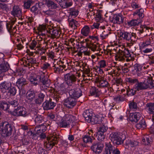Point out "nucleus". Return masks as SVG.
Masks as SVG:
<instances>
[{"label":"nucleus","mask_w":154,"mask_h":154,"mask_svg":"<svg viewBox=\"0 0 154 154\" xmlns=\"http://www.w3.org/2000/svg\"><path fill=\"white\" fill-rule=\"evenodd\" d=\"M28 84L26 79L23 76L18 79L16 82V85L18 88H24L25 85Z\"/></svg>","instance_id":"5701e85b"},{"label":"nucleus","mask_w":154,"mask_h":154,"mask_svg":"<svg viewBox=\"0 0 154 154\" xmlns=\"http://www.w3.org/2000/svg\"><path fill=\"white\" fill-rule=\"evenodd\" d=\"M70 97L75 100L82 95V91L79 88L71 89L69 91Z\"/></svg>","instance_id":"4468645a"},{"label":"nucleus","mask_w":154,"mask_h":154,"mask_svg":"<svg viewBox=\"0 0 154 154\" xmlns=\"http://www.w3.org/2000/svg\"><path fill=\"white\" fill-rule=\"evenodd\" d=\"M112 21L114 23L121 24L123 23L124 21V18L122 14L114 15Z\"/></svg>","instance_id":"c756f323"},{"label":"nucleus","mask_w":154,"mask_h":154,"mask_svg":"<svg viewBox=\"0 0 154 154\" xmlns=\"http://www.w3.org/2000/svg\"><path fill=\"white\" fill-rule=\"evenodd\" d=\"M100 28L102 29L100 30V36L102 39H103L107 37L110 32L108 29L105 28V26H101Z\"/></svg>","instance_id":"a878e982"},{"label":"nucleus","mask_w":154,"mask_h":154,"mask_svg":"<svg viewBox=\"0 0 154 154\" xmlns=\"http://www.w3.org/2000/svg\"><path fill=\"white\" fill-rule=\"evenodd\" d=\"M90 32V28L88 26H84L81 30V34L85 36H88Z\"/></svg>","instance_id":"e433bc0d"},{"label":"nucleus","mask_w":154,"mask_h":154,"mask_svg":"<svg viewBox=\"0 0 154 154\" xmlns=\"http://www.w3.org/2000/svg\"><path fill=\"white\" fill-rule=\"evenodd\" d=\"M45 96V94L44 93L41 92L38 94L37 97L39 99L42 100L43 101Z\"/></svg>","instance_id":"69168bd1"},{"label":"nucleus","mask_w":154,"mask_h":154,"mask_svg":"<svg viewBox=\"0 0 154 154\" xmlns=\"http://www.w3.org/2000/svg\"><path fill=\"white\" fill-rule=\"evenodd\" d=\"M147 88H148L147 87H143L142 89L139 90H137L136 89L134 88V87H133V88L131 89H130V88H129L127 90V94L128 96H132L136 94L137 91L145 90L147 89Z\"/></svg>","instance_id":"7c9ffc66"},{"label":"nucleus","mask_w":154,"mask_h":154,"mask_svg":"<svg viewBox=\"0 0 154 154\" xmlns=\"http://www.w3.org/2000/svg\"><path fill=\"white\" fill-rule=\"evenodd\" d=\"M114 50L117 51L115 56L116 59L117 60L123 61L125 60V58L131 57L129 50L125 48H121V49L117 48L116 49H114Z\"/></svg>","instance_id":"7ed1b4c3"},{"label":"nucleus","mask_w":154,"mask_h":154,"mask_svg":"<svg viewBox=\"0 0 154 154\" xmlns=\"http://www.w3.org/2000/svg\"><path fill=\"white\" fill-rule=\"evenodd\" d=\"M98 140L100 141H102L104 139L105 136L104 134V133H99L97 132V135Z\"/></svg>","instance_id":"5fc2aeb1"},{"label":"nucleus","mask_w":154,"mask_h":154,"mask_svg":"<svg viewBox=\"0 0 154 154\" xmlns=\"http://www.w3.org/2000/svg\"><path fill=\"white\" fill-rule=\"evenodd\" d=\"M97 82L98 86L100 88L107 87L110 86L107 80L103 77L99 78L97 80Z\"/></svg>","instance_id":"b1692460"},{"label":"nucleus","mask_w":154,"mask_h":154,"mask_svg":"<svg viewBox=\"0 0 154 154\" xmlns=\"http://www.w3.org/2000/svg\"><path fill=\"white\" fill-rule=\"evenodd\" d=\"M26 60H25L26 63H27V62H29V63H30L32 65H34L35 64L38 65H36V66H37L39 64L37 62L36 60V59L33 57H27L26 59Z\"/></svg>","instance_id":"79ce46f5"},{"label":"nucleus","mask_w":154,"mask_h":154,"mask_svg":"<svg viewBox=\"0 0 154 154\" xmlns=\"http://www.w3.org/2000/svg\"><path fill=\"white\" fill-rule=\"evenodd\" d=\"M29 79L34 85H36L40 84L42 90H45L49 88L50 81L47 78L44 72H41L37 74H31L29 77Z\"/></svg>","instance_id":"f257e3e1"},{"label":"nucleus","mask_w":154,"mask_h":154,"mask_svg":"<svg viewBox=\"0 0 154 154\" xmlns=\"http://www.w3.org/2000/svg\"><path fill=\"white\" fill-rule=\"evenodd\" d=\"M0 127L2 130V136L4 137L11 135L13 130L14 128L13 126L7 122H1Z\"/></svg>","instance_id":"f03ea898"},{"label":"nucleus","mask_w":154,"mask_h":154,"mask_svg":"<svg viewBox=\"0 0 154 154\" xmlns=\"http://www.w3.org/2000/svg\"><path fill=\"white\" fill-rule=\"evenodd\" d=\"M114 146L110 143L106 144V146L103 151V154H113Z\"/></svg>","instance_id":"cd10ccee"},{"label":"nucleus","mask_w":154,"mask_h":154,"mask_svg":"<svg viewBox=\"0 0 154 154\" xmlns=\"http://www.w3.org/2000/svg\"><path fill=\"white\" fill-rule=\"evenodd\" d=\"M43 101L42 100L39 99L38 97L36 98L34 100L35 104L37 105H41Z\"/></svg>","instance_id":"338daca9"},{"label":"nucleus","mask_w":154,"mask_h":154,"mask_svg":"<svg viewBox=\"0 0 154 154\" xmlns=\"http://www.w3.org/2000/svg\"><path fill=\"white\" fill-rule=\"evenodd\" d=\"M60 32L58 29L56 28H49L47 36L52 39H54L58 38L60 36Z\"/></svg>","instance_id":"ddd939ff"},{"label":"nucleus","mask_w":154,"mask_h":154,"mask_svg":"<svg viewBox=\"0 0 154 154\" xmlns=\"http://www.w3.org/2000/svg\"><path fill=\"white\" fill-rule=\"evenodd\" d=\"M129 107L130 109L135 110L138 108L137 103L134 102H131L129 103Z\"/></svg>","instance_id":"09e8293b"},{"label":"nucleus","mask_w":154,"mask_h":154,"mask_svg":"<svg viewBox=\"0 0 154 154\" xmlns=\"http://www.w3.org/2000/svg\"><path fill=\"white\" fill-rule=\"evenodd\" d=\"M146 124L144 119H142L136 125V127L138 129H143L146 127Z\"/></svg>","instance_id":"c9c22d12"},{"label":"nucleus","mask_w":154,"mask_h":154,"mask_svg":"<svg viewBox=\"0 0 154 154\" xmlns=\"http://www.w3.org/2000/svg\"><path fill=\"white\" fill-rule=\"evenodd\" d=\"M142 28H144V32H145V34L146 35H147L148 34H151V32L152 29L149 27H148L146 26V25H143L142 26Z\"/></svg>","instance_id":"3c124183"},{"label":"nucleus","mask_w":154,"mask_h":154,"mask_svg":"<svg viewBox=\"0 0 154 154\" xmlns=\"http://www.w3.org/2000/svg\"><path fill=\"white\" fill-rule=\"evenodd\" d=\"M32 2L31 0L28 1L27 2H24L23 5L24 8L26 9H29L31 5Z\"/></svg>","instance_id":"4d7b16f0"},{"label":"nucleus","mask_w":154,"mask_h":154,"mask_svg":"<svg viewBox=\"0 0 154 154\" xmlns=\"http://www.w3.org/2000/svg\"><path fill=\"white\" fill-rule=\"evenodd\" d=\"M43 12L45 14L50 16L54 15L55 13V12L54 11L50 10L47 11H43Z\"/></svg>","instance_id":"e2e57ef3"},{"label":"nucleus","mask_w":154,"mask_h":154,"mask_svg":"<svg viewBox=\"0 0 154 154\" xmlns=\"http://www.w3.org/2000/svg\"><path fill=\"white\" fill-rule=\"evenodd\" d=\"M12 86L11 83L9 81H6L2 83L0 85V89L2 92L4 93L9 90Z\"/></svg>","instance_id":"4be33fe9"},{"label":"nucleus","mask_w":154,"mask_h":154,"mask_svg":"<svg viewBox=\"0 0 154 154\" xmlns=\"http://www.w3.org/2000/svg\"><path fill=\"white\" fill-rule=\"evenodd\" d=\"M35 91L31 90L28 91L26 94V97L27 100L31 102L35 99Z\"/></svg>","instance_id":"c85d7f7f"},{"label":"nucleus","mask_w":154,"mask_h":154,"mask_svg":"<svg viewBox=\"0 0 154 154\" xmlns=\"http://www.w3.org/2000/svg\"><path fill=\"white\" fill-rule=\"evenodd\" d=\"M37 45V42L35 40H32L29 45V48L31 49H33Z\"/></svg>","instance_id":"680f3d73"},{"label":"nucleus","mask_w":154,"mask_h":154,"mask_svg":"<svg viewBox=\"0 0 154 154\" xmlns=\"http://www.w3.org/2000/svg\"><path fill=\"white\" fill-rule=\"evenodd\" d=\"M59 140V137L58 136L54 135L49 140H48V142H45L44 143L45 147L48 149H51L53 146L58 143V141Z\"/></svg>","instance_id":"0eeeda50"},{"label":"nucleus","mask_w":154,"mask_h":154,"mask_svg":"<svg viewBox=\"0 0 154 154\" xmlns=\"http://www.w3.org/2000/svg\"><path fill=\"white\" fill-rule=\"evenodd\" d=\"M83 142L85 143L92 142L93 140L90 136L88 135H86L83 137Z\"/></svg>","instance_id":"8fccbe9b"},{"label":"nucleus","mask_w":154,"mask_h":154,"mask_svg":"<svg viewBox=\"0 0 154 154\" xmlns=\"http://www.w3.org/2000/svg\"><path fill=\"white\" fill-rule=\"evenodd\" d=\"M127 144L130 146L131 147H135L138 145L139 142L134 140H128L127 143Z\"/></svg>","instance_id":"a18cd8bd"},{"label":"nucleus","mask_w":154,"mask_h":154,"mask_svg":"<svg viewBox=\"0 0 154 154\" xmlns=\"http://www.w3.org/2000/svg\"><path fill=\"white\" fill-rule=\"evenodd\" d=\"M85 121L88 123H91V119L93 117L94 114L91 109H88L85 111L83 114Z\"/></svg>","instance_id":"412c9836"},{"label":"nucleus","mask_w":154,"mask_h":154,"mask_svg":"<svg viewBox=\"0 0 154 154\" xmlns=\"http://www.w3.org/2000/svg\"><path fill=\"white\" fill-rule=\"evenodd\" d=\"M92 119L91 123L92 124H103L104 123V122L105 120L102 114H99L95 116L94 115V116Z\"/></svg>","instance_id":"6ab92c4d"},{"label":"nucleus","mask_w":154,"mask_h":154,"mask_svg":"<svg viewBox=\"0 0 154 154\" xmlns=\"http://www.w3.org/2000/svg\"><path fill=\"white\" fill-rule=\"evenodd\" d=\"M151 43V39H149L148 40L146 41L145 42H143L141 45L142 49H145L146 47L150 45Z\"/></svg>","instance_id":"13d9d810"},{"label":"nucleus","mask_w":154,"mask_h":154,"mask_svg":"<svg viewBox=\"0 0 154 154\" xmlns=\"http://www.w3.org/2000/svg\"><path fill=\"white\" fill-rule=\"evenodd\" d=\"M144 12L143 9L142 8L140 9L139 11H136L134 13V15L136 16L137 15L139 16V19H133L128 21L127 23L129 26H135L137 25L141 22V20L140 18H142L144 17V14H143Z\"/></svg>","instance_id":"39448f33"},{"label":"nucleus","mask_w":154,"mask_h":154,"mask_svg":"<svg viewBox=\"0 0 154 154\" xmlns=\"http://www.w3.org/2000/svg\"><path fill=\"white\" fill-rule=\"evenodd\" d=\"M68 21L69 26L74 29H76L79 25L78 22L74 19H70L69 18L68 19Z\"/></svg>","instance_id":"72a5a7b5"},{"label":"nucleus","mask_w":154,"mask_h":154,"mask_svg":"<svg viewBox=\"0 0 154 154\" xmlns=\"http://www.w3.org/2000/svg\"><path fill=\"white\" fill-rule=\"evenodd\" d=\"M9 104L13 107H14V109L18 106V102L17 100H14L13 101H10L9 102Z\"/></svg>","instance_id":"6e6d98bb"},{"label":"nucleus","mask_w":154,"mask_h":154,"mask_svg":"<svg viewBox=\"0 0 154 154\" xmlns=\"http://www.w3.org/2000/svg\"><path fill=\"white\" fill-rule=\"evenodd\" d=\"M108 129V127L107 126L105 125V123L101 125L100 127L98 132L99 133H104L106 132Z\"/></svg>","instance_id":"37998d69"},{"label":"nucleus","mask_w":154,"mask_h":154,"mask_svg":"<svg viewBox=\"0 0 154 154\" xmlns=\"http://www.w3.org/2000/svg\"><path fill=\"white\" fill-rule=\"evenodd\" d=\"M12 15L14 17H17L19 19L22 20L21 9L18 5H14L12 8V11L11 12Z\"/></svg>","instance_id":"f3484780"},{"label":"nucleus","mask_w":154,"mask_h":154,"mask_svg":"<svg viewBox=\"0 0 154 154\" xmlns=\"http://www.w3.org/2000/svg\"><path fill=\"white\" fill-rule=\"evenodd\" d=\"M151 76V75L150 77H148V81L147 82L148 84H148L149 86V84L151 86V88H152V87H154V80H152V76Z\"/></svg>","instance_id":"603ef678"},{"label":"nucleus","mask_w":154,"mask_h":154,"mask_svg":"<svg viewBox=\"0 0 154 154\" xmlns=\"http://www.w3.org/2000/svg\"><path fill=\"white\" fill-rule=\"evenodd\" d=\"M96 19L97 21H99L102 19L101 13L100 11L97 12L96 14Z\"/></svg>","instance_id":"774afa93"},{"label":"nucleus","mask_w":154,"mask_h":154,"mask_svg":"<svg viewBox=\"0 0 154 154\" xmlns=\"http://www.w3.org/2000/svg\"><path fill=\"white\" fill-rule=\"evenodd\" d=\"M56 104L51 99L46 100L43 104V106L44 110H48L52 109L56 106Z\"/></svg>","instance_id":"aec40b11"},{"label":"nucleus","mask_w":154,"mask_h":154,"mask_svg":"<svg viewBox=\"0 0 154 154\" xmlns=\"http://www.w3.org/2000/svg\"><path fill=\"white\" fill-rule=\"evenodd\" d=\"M120 37L130 42H134L136 40L135 33H131L128 32H121L120 35Z\"/></svg>","instance_id":"6e6552de"},{"label":"nucleus","mask_w":154,"mask_h":154,"mask_svg":"<svg viewBox=\"0 0 154 154\" xmlns=\"http://www.w3.org/2000/svg\"><path fill=\"white\" fill-rule=\"evenodd\" d=\"M38 152L39 154H47L48 153L47 151L41 147L38 148Z\"/></svg>","instance_id":"bf43d9fd"},{"label":"nucleus","mask_w":154,"mask_h":154,"mask_svg":"<svg viewBox=\"0 0 154 154\" xmlns=\"http://www.w3.org/2000/svg\"><path fill=\"white\" fill-rule=\"evenodd\" d=\"M142 66L139 64H136L134 66L135 70L136 72H139L142 70Z\"/></svg>","instance_id":"0e129e2a"},{"label":"nucleus","mask_w":154,"mask_h":154,"mask_svg":"<svg viewBox=\"0 0 154 154\" xmlns=\"http://www.w3.org/2000/svg\"><path fill=\"white\" fill-rule=\"evenodd\" d=\"M98 65L100 68H104L106 66V61L104 60H102L99 62Z\"/></svg>","instance_id":"052dcab7"},{"label":"nucleus","mask_w":154,"mask_h":154,"mask_svg":"<svg viewBox=\"0 0 154 154\" xmlns=\"http://www.w3.org/2000/svg\"><path fill=\"white\" fill-rule=\"evenodd\" d=\"M35 122L36 124H38L43 122H44V118L43 116L39 115L35 116Z\"/></svg>","instance_id":"58836bf2"},{"label":"nucleus","mask_w":154,"mask_h":154,"mask_svg":"<svg viewBox=\"0 0 154 154\" xmlns=\"http://www.w3.org/2000/svg\"><path fill=\"white\" fill-rule=\"evenodd\" d=\"M54 67V71L56 72H59L61 70H63L62 68L60 66V65L58 64L57 62L56 64H55L53 66Z\"/></svg>","instance_id":"864d4df0"},{"label":"nucleus","mask_w":154,"mask_h":154,"mask_svg":"<svg viewBox=\"0 0 154 154\" xmlns=\"http://www.w3.org/2000/svg\"><path fill=\"white\" fill-rule=\"evenodd\" d=\"M125 96V95L124 94H123V95H122V96L119 95H118L114 97V99L117 102L119 103L120 102L123 101L124 100Z\"/></svg>","instance_id":"c03bdc74"},{"label":"nucleus","mask_w":154,"mask_h":154,"mask_svg":"<svg viewBox=\"0 0 154 154\" xmlns=\"http://www.w3.org/2000/svg\"><path fill=\"white\" fill-rule=\"evenodd\" d=\"M146 106L148 108L149 113L152 115V119L154 120V103H147Z\"/></svg>","instance_id":"473e14b6"},{"label":"nucleus","mask_w":154,"mask_h":154,"mask_svg":"<svg viewBox=\"0 0 154 154\" xmlns=\"http://www.w3.org/2000/svg\"><path fill=\"white\" fill-rule=\"evenodd\" d=\"M104 146L103 143L101 142H94L91 146L93 152L97 154L101 153Z\"/></svg>","instance_id":"f8f14e48"},{"label":"nucleus","mask_w":154,"mask_h":154,"mask_svg":"<svg viewBox=\"0 0 154 154\" xmlns=\"http://www.w3.org/2000/svg\"><path fill=\"white\" fill-rule=\"evenodd\" d=\"M69 13L70 15L74 17H76L79 12V11L77 9L74 8H70L69 9Z\"/></svg>","instance_id":"ea45409f"},{"label":"nucleus","mask_w":154,"mask_h":154,"mask_svg":"<svg viewBox=\"0 0 154 154\" xmlns=\"http://www.w3.org/2000/svg\"><path fill=\"white\" fill-rule=\"evenodd\" d=\"M14 113L15 116H22L25 117L27 116L28 114L26 111V109L20 106L16 107L15 109H14Z\"/></svg>","instance_id":"9b49d317"},{"label":"nucleus","mask_w":154,"mask_h":154,"mask_svg":"<svg viewBox=\"0 0 154 154\" xmlns=\"http://www.w3.org/2000/svg\"><path fill=\"white\" fill-rule=\"evenodd\" d=\"M49 28L45 25H42L39 26L38 28V33L40 38V40H39L41 41L43 39L42 37H40V36H45L47 35Z\"/></svg>","instance_id":"2eb2a0df"},{"label":"nucleus","mask_w":154,"mask_h":154,"mask_svg":"<svg viewBox=\"0 0 154 154\" xmlns=\"http://www.w3.org/2000/svg\"><path fill=\"white\" fill-rule=\"evenodd\" d=\"M86 46L91 49L93 51H94L97 48V45L96 44L92 42H88L86 44Z\"/></svg>","instance_id":"a19ab883"},{"label":"nucleus","mask_w":154,"mask_h":154,"mask_svg":"<svg viewBox=\"0 0 154 154\" xmlns=\"http://www.w3.org/2000/svg\"><path fill=\"white\" fill-rule=\"evenodd\" d=\"M126 81L131 84H135L134 85V88L137 90L142 89L143 87H149L148 85L144 82H139L138 79L134 78H127L126 79Z\"/></svg>","instance_id":"20e7f679"},{"label":"nucleus","mask_w":154,"mask_h":154,"mask_svg":"<svg viewBox=\"0 0 154 154\" xmlns=\"http://www.w3.org/2000/svg\"><path fill=\"white\" fill-rule=\"evenodd\" d=\"M8 90V92L10 93L11 95L12 96H14L16 94L17 90L14 87L11 86Z\"/></svg>","instance_id":"49530a36"},{"label":"nucleus","mask_w":154,"mask_h":154,"mask_svg":"<svg viewBox=\"0 0 154 154\" xmlns=\"http://www.w3.org/2000/svg\"><path fill=\"white\" fill-rule=\"evenodd\" d=\"M101 94V92L98 88L92 86L90 89V94L91 96H94L95 97H98Z\"/></svg>","instance_id":"bb28decb"},{"label":"nucleus","mask_w":154,"mask_h":154,"mask_svg":"<svg viewBox=\"0 0 154 154\" xmlns=\"http://www.w3.org/2000/svg\"><path fill=\"white\" fill-rule=\"evenodd\" d=\"M46 4L49 7L52 9H56L58 7L57 5L51 0H46Z\"/></svg>","instance_id":"f704fd0d"},{"label":"nucleus","mask_w":154,"mask_h":154,"mask_svg":"<svg viewBox=\"0 0 154 154\" xmlns=\"http://www.w3.org/2000/svg\"><path fill=\"white\" fill-rule=\"evenodd\" d=\"M75 117L70 115H66L61 120L60 123V126L62 127H66L69 125L71 121H74Z\"/></svg>","instance_id":"1a4fd4ad"},{"label":"nucleus","mask_w":154,"mask_h":154,"mask_svg":"<svg viewBox=\"0 0 154 154\" xmlns=\"http://www.w3.org/2000/svg\"><path fill=\"white\" fill-rule=\"evenodd\" d=\"M64 77L65 82L69 86H72L77 81L78 82L80 81V80L78 79L76 75L71 73L64 75Z\"/></svg>","instance_id":"423d86ee"},{"label":"nucleus","mask_w":154,"mask_h":154,"mask_svg":"<svg viewBox=\"0 0 154 154\" xmlns=\"http://www.w3.org/2000/svg\"><path fill=\"white\" fill-rule=\"evenodd\" d=\"M10 105L7 102L4 100L0 101V110L9 111Z\"/></svg>","instance_id":"2f4dec72"},{"label":"nucleus","mask_w":154,"mask_h":154,"mask_svg":"<svg viewBox=\"0 0 154 154\" xmlns=\"http://www.w3.org/2000/svg\"><path fill=\"white\" fill-rule=\"evenodd\" d=\"M111 141L114 144L120 145L123 143L124 139L120 137L117 133H112L110 135Z\"/></svg>","instance_id":"9d476101"},{"label":"nucleus","mask_w":154,"mask_h":154,"mask_svg":"<svg viewBox=\"0 0 154 154\" xmlns=\"http://www.w3.org/2000/svg\"><path fill=\"white\" fill-rule=\"evenodd\" d=\"M141 115L139 112H135L131 113L129 116V120L132 122H137L140 119Z\"/></svg>","instance_id":"393cba45"},{"label":"nucleus","mask_w":154,"mask_h":154,"mask_svg":"<svg viewBox=\"0 0 154 154\" xmlns=\"http://www.w3.org/2000/svg\"><path fill=\"white\" fill-rule=\"evenodd\" d=\"M15 21V20H11L6 23L7 28L11 35L16 33L17 31V26L14 25Z\"/></svg>","instance_id":"dca6fc26"},{"label":"nucleus","mask_w":154,"mask_h":154,"mask_svg":"<svg viewBox=\"0 0 154 154\" xmlns=\"http://www.w3.org/2000/svg\"><path fill=\"white\" fill-rule=\"evenodd\" d=\"M58 64L60 65V66L63 69H65L66 66H68L69 65V63L67 62H64L59 60L57 62Z\"/></svg>","instance_id":"de8ad7c7"},{"label":"nucleus","mask_w":154,"mask_h":154,"mask_svg":"<svg viewBox=\"0 0 154 154\" xmlns=\"http://www.w3.org/2000/svg\"><path fill=\"white\" fill-rule=\"evenodd\" d=\"M64 106L69 109H71L75 105L76 101L74 99L69 97L64 100Z\"/></svg>","instance_id":"a211bd4d"},{"label":"nucleus","mask_w":154,"mask_h":154,"mask_svg":"<svg viewBox=\"0 0 154 154\" xmlns=\"http://www.w3.org/2000/svg\"><path fill=\"white\" fill-rule=\"evenodd\" d=\"M8 65L4 62L0 65V74L7 71L8 69Z\"/></svg>","instance_id":"4c0bfd02"}]
</instances>
